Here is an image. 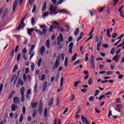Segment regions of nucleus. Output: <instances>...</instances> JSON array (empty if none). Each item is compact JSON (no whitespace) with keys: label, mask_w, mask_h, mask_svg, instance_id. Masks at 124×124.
Segmentation results:
<instances>
[{"label":"nucleus","mask_w":124,"mask_h":124,"mask_svg":"<svg viewBox=\"0 0 124 124\" xmlns=\"http://www.w3.org/2000/svg\"><path fill=\"white\" fill-rule=\"evenodd\" d=\"M94 62V57H93V55L91 56V58L90 59V62Z\"/></svg>","instance_id":"42"},{"label":"nucleus","mask_w":124,"mask_h":124,"mask_svg":"<svg viewBox=\"0 0 124 124\" xmlns=\"http://www.w3.org/2000/svg\"><path fill=\"white\" fill-rule=\"evenodd\" d=\"M36 115H37V111L36 110H34L33 113H32V117L33 118V119H34V118H35V116H36Z\"/></svg>","instance_id":"27"},{"label":"nucleus","mask_w":124,"mask_h":124,"mask_svg":"<svg viewBox=\"0 0 124 124\" xmlns=\"http://www.w3.org/2000/svg\"><path fill=\"white\" fill-rule=\"evenodd\" d=\"M120 53H121V49H118L115 52V54H116V55H119V54H120Z\"/></svg>","instance_id":"61"},{"label":"nucleus","mask_w":124,"mask_h":124,"mask_svg":"<svg viewBox=\"0 0 124 124\" xmlns=\"http://www.w3.org/2000/svg\"><path fill=\"white\" fill-rule=\"evenodd\" d=\"M35 48V45H31V47L29 50V55L31 56L30 60H31L32 59V57L35 55L34 51H33V49Z\"/></svg>","instance_id":"3"},{"label":"nucleus","mask_w":124,"mask_h":124,"mask_svg":"<svg viewBox=\"0 0 124 124\" xmlns=\"http://www.w3.org/2000/svg\"><path fill=\"white\" fill-rule=\"evenodd\" d=\"M18 49H19V45H17L16 47L15 53H17V52H18Z\"/></svg>","instance_id":"64"},{"label":"nucleus","mask_w":124,"mask_h":124,"mask_svg":"<svg viewBox=\"0 0 124 124\" xmlns=\"http://www.w3.org/2000/svg\"><path fill=\"white\" fill-rule=\"evenodd\" d=\"M113 73H114V72L109 71L106 72V74L107 75H112V74H113Z\"/></svg>","instance_id":"40"},{"label":"nucleus","mask_w":124,"mask_h":124,"mask_svg":"<svg viewBox=\"0 0 124 124\" xmlns=\"http://www.w3.org/2000/svg\"><path fill=\"white\" fill-rule=\"evenodd\" d=\"M17 108H18V106L17 105L13 104L12 105V111H13V112H15Z\"/></svg>","instance_id":"16"},{"label":"nucleus","mask_w":124,"mask_h":124,"mask_svg":"<svg viewBox=\"0 0 124 124\" xmlns=\"http://www.w3.org/2000/svg\"><path fill=\"white\" fill-rule=\"evenodd\" d=\"M74 99H75V95H72V98H71V99L70 100V101H71V102H72V101H74Z\"/></svg>","instance_id":"51"},{"label":"nucleus","mask_w":124,"mask_h":124,"mask_svg":"<svg viewBox=\"0 0 124 124\" xmlns=\"http://www.w3.org/2000/svg\"><path fill=\"white\" fill-rule=\"evenodd\" d=\"M27 47H25L23 50H22V54L23 55H26L27 54Z\"/></svg>","instance_id":"37"},{"label":"nucleus","mask_w":124,"mask_h":124,"mask_svg":"<svg viewBox=\"0 0 124 124\" xmlns=\"http://www.w3.org/2000/svg\"><path fill=\"white\" fill-rule=\"evenodd\" d=\"M91 63V68H93V69H95V64H94V62H90Z\"/></svg>","instance_id":"23"},{"label":"nucleus","mask_w":124,"mask_h":124,"mask_svg":"<svg viewBox=\"0 0 124 124\" xmlns=\"http://www.w3.org/2000/svg\"><path fill=\"white\" fill-rule=\"evenodd\" d=\"M17 69H18V65L16 64L13 70V72H16Z\"/></svg>","instance_id":"34"},{"label":"nucleus","mask_w":124,"mask_h":124,"mask_svg":"<svg viewBox=\"0 0 124 124\" xmlns=\"http://www.w3.org/2000/svg\"><path fill=\"white\" fill-rule=\"evenodd\" d=\"M115 102L117 104L122 103V100H121V98H119L115 100Z\"/></svg>","instance_id":"31"},{"label":"nucleus","mask_w":124,"mask_h":124,"mask_svg":"<svg viewBox=\"0 0 124 124\" xmlns=\"http://www.w3.org/2000/svg\"><path fill=\"white\" fill-rule=\"evenodd\" d=\"M22 113L23 115H25L26 114V107H23L22 108Z\"/></svg>","instance_id":"47"},{"label":"nucleus","mask_w":124,"mask_h":124,"mask_svg":"<svg viewBox=\"0 0 124 124\" xmlns=\"http://www.w3.org/2000/svg\"><path fill=\"white\" fill-rule=\"evenodd\" d=\"M40 29L38 30H35V31L37 33H38L39 35H42L43 34H46V32H47V31L46 29H44V28H47V26L46 25H44L43 26H39Z\"/></svg>","instance_id":"2"},{"label":"nucleus","mask_w":124,"mask_h":124,"mask_svg":"<svg viewBox=\"0 0 124 124\" xmlns=\"http://www.w3.org/2000/svg\"><path fill=\"white\" fill-rule=\"evenodd\" d=\"M26 19V16H25L24 18H22L21 22L20 24H19V26L18 27V30H22L25 27L26 25H25V23H24V21H25V19Z\"/></svg>","instance_id":"6"},{"label":"nucleus","mask_w":124,"mask_h":124,"mask_svg":"<svg viewBox=\"0 0 124 124\" xmlns=\"http://www.w3.org/2000/svg\"><path fill=\"white\" fill-rule=\"evenodd\" d=\"M118 36V33H115L112 35V38L113 39L116 38Z\"/></svg>","instance_id":"52"},{"label":"nucleus","mask_w":124,"mask_h":124,"mask_svg":"<svg viewBox=\"0 0 124 124\" xmlns=\"http://www.w3.org/2000/svg\"><path fill=\"white\" fill-rule=\"evenodd\" d=\"M35 10H36V5H34L33 7V9L32 10V13H34L35 12Z\"/></svg>","instance_id":"41"},{"label":"nucleus","mask_w":124,"mask_h":124,"mask_svg":"<svg viewBox=\"0 0 124 124\" xmlns=\"http://www.w3.org/2000/svg\"><path fill=\"white\" fill-rule=\"evenodd\" d=\"M40 52H41V55H43L44 52H45V47H44V46H42L41 49H40Z\"/></svg>","instance_id":"19"},{"label":"nucleus","mask_w":124,"mask_h":124,"mask_svg":"<svg viewBox=\"0 0 124 124\" xmlns=\"http://www.w3.org/2000/svg\"><path fill=\"white\" fill-rule=\"evenodd\" d=\"M29 72H30V69H29V68H26L25 69V73L26 74H28Z\"/></svg>","instance_id":"60"},{"label":"nucleus","mask_w":124,"mask_h":124,"mask_svg":"<svg viewBox=\"0 0 124 124\" xmlns=\"http://www.w3.org/2000/svg\"><path fill=\"white\" fill-rule=\"evenodd\" d=\"M23 120H24V116L23 115V114H21L20 115L19 120V123H22L23 122Z\"/></svg>","instance_id":"29"},{"label":"nucleus","mask_w":124,"mask_h":124,"mask_svg":"<svg viewBox=\"0 0 124 124\" xmlns=\"http://www.w3.org/2000/svg\"><path fill=\"white\" fill-rule=\"evenodd\" d=\"M111 116H112V110H109L108 115V118H110V117H111Z\"/></svg>","instance_id":"45"},{"label":"nucleus","mask_w":124,"mask_h":124,"mask_svg":"<svg viewBox=\"0 0 124 124\" xmlns=\"http://www.w3.org/2000/svg\"><path fill=\"white\" fill-rule=\"evenodd\" d=\"M68 63V58L67 57H66L64 61L65 67H66L67 66Z\"/></svg>","instance_id":"24"},{"label":"nucleus","mask_w":124,"mask_h":124,"mask_svg":"<svg viewBox=\"0 0 124 124\" xmlns=\"http://www.w3.org/2000/svg\"><path fill=\"white\" fill-rule=\"evenodd\" d=\"M73 43L71 42L69 44V50L68 52L69 54H72V50L73 49Z\"/></svg>","instance_id":"8"},{"label":"nucleus","mask_w":124,"mask_h":124,"mask_svg":"<svg viewBox=\"0 0 124 124\" xmlns=\"http://www.w3.org/2000/svg\"><path fill=\"white\" fill-rule=\"evenodd\" d=\"M37 106H38V103L37 102H33L31 104V107L33 109H35V108H37Z\"/></svg>","instance_id":"14"},{"label":"nucleus","mask_w":124,"mask_h":124,"mask_svg":"<svg viewBox=\"0 0 124 124\" xmlns=\"http://www.w3.org/2000/svg\"><path fill=\"white\" fill-rule=\"evenodd\" d=\"M50 14L49 12H47L43 14V17H47Z\"/></svg>","instance_id":"33"},{"label":"nucleus","mask_w":124,"mask_h":124,"mask_svg":"<svg viewBox=\"0 0 124 124\" xmlns=\"http://www.w3.org/2000/svg\"><path fill=\"white\" fill-rule=\"evenodd\" d=\"M81 83V81L78 80V81H77L76 82H75L74 83V87L75 88H76L77 87V86H78V85H79V84Z\"/></svg>","instance_id":"26"},{"label":"nucleus","mask_w":124,"mask_h":124,"mask_svg":"<svg viewBox=\"0 0 124 124\" xmlns=\"http://www.w3.org/2000/svg\"><path fill=\"white\" fill-rule=\"evenodd\" d=\"M48 116V108H45L44 110V117L45 118H46Z\"/></svg>","instance_id":"20"},{"label":"nucleus","mask_w":124,"mask_h":124,"mask_svg":"<svg viewBox=\"0 0 124 124\" xmlns=\"http://www.w3.org/2000/svg\"><path fill=\"white\" fill-rule=\"evenodd\" d=\"M31 93V89H29L26 93V94L30 95Z\"/></svg>","instance_id":"48"},{"label":"nucleus","mask_w":124,"mask_h":124,"mask_svg":"<svg viewBox=\"0 0 124 124\" xmlns=\"http://www.w3.org/2000/svg\"><path fill=\"white\" fill-rule=\"evenodd\" d=\"M121 56L119 55H116L113 58L112 61H114L115 62H119Z\"/></svg>","instance_id":"9"},{"label":"nucleus","mask_w":124,"mask_h":124,"mask_svg":"<svg viewBox=\"0 0 124 124\" xmlns=\"http://www.w3.org/2000/svg\"><path fill=\"white\" fill-rule=\"evenodd\" d=\"M116 107L119 109H123V105L121 104L117 105Z\"/></svg>","instance_id":"39"},{"label":"nucleus","mask_w":124,"mask_h":124,"mask_svg":"<svg viewBox=\"0 0 124 124\" xmlns=\"http://www.w3.org/2000/svg\"><path fill=\"white\" fill-rule=\"evenodd\" d=\"M46 45L47 48H50V40L48 39L46 40Z\"/></svg>","instance_id":"21"},{"label":"nucleus","mask_w":124,"mask_h":124,"mask_svg":"<svg viewBox=\"0 0 124 124\" xmlns=\"http://www.w3.org/2000/svg\"><path fill=\"white\" fill-rule=\"evenodd\" d=\"M118 1H119V0H114L113 2V6H115L117 3H118Z\"/></svg>","instance_id":"63"},{"label":"nucleus","mask_w":124,"mask_h":124,"mask_svg":"<svg viewBox=\"0 0 124 124\" xmlns=\"http://www.w3.org/2000/svg\"><path fill=\"white\" fill-rule=\"evenodd\" d=\"M48 84V82L46 81L44 84V86L43 88V92H45L46 91V89H47V85Z\"/></svg>","instance_id":"17"},{"label":"nucleus","mask_w":124,"mask_h":124,"mask_svg":"<svg viewBox=\"0 0 124 124\" xmlns=\"http://www.w3.org/2000/svg\"><path fill=\"white\" fill-rule=\"evenodd\" d=\"M62 2H63V0H59L57 4V5H59V4H62Z\"/></svg>","instance_id":"56"},{"label":"nucleus","mask_w":124,"mask_h":124,"mask_svg":"<svg viewBox=\"0 0 124 124\" xmlns=\"http://www.w3.org/2000/svg\"><path fill=\"white\" fill-rule=\"evenodd\" d=\"M58 67H59V65H57V64H55L53 65V67L52 68H53V69L55 70V69H57Z\"/></svg>","instance_id":"54"},{"label":"nucleus","mask_w":124,"mask_h":124,"mask_svg":"<svg viewBox=\"0 0 124 124\" xmlns=\"http://www.w3.org/2000/svg\"><path fill=\"white\" fill-rule=\"evenodd\" d=\"M39 112H40V113H41L43 111L42 110V107H43V102L42 101H40V104L39 105Z\"/></svg>","instance_id":"13"},{"label":"nucleus","mask_w":124,"mask_h":124,"mask_svg":"<svg viewBox=\"0 0 124 124\" xmlns=\"http://www.w3.org/2000/svg\"><path fill=\"white\" fill-rule=\"evenodd\" d=\"M68 111V108H66L63 112V115H65V114L67 113Z\"/></svg>","instance_id":"57"},{"label":"nucleus","mask_w":124,"mask_h":124,"mask_svg":"<svg viewBox=\"0 0 124 124\" xmlns=\"http://www.w3.org/2000/svg\"><path fill=\"white\" fill-rule=\"evenodd\" d=\"M35 23V20L34 19V18H32L31 19V24L34 25Z\"/></svg>","instance_id":"62"},{"label":"nucleus","mask_w":124,"mask_h":124,"mask_svg":"<svg viewBox=\"0 0 124 124\" xmlns=\"http://www.w3.org/2000/svg\"><path fill=\"white\" fill-rule=\"evenodd\" d=\"M46 78V77H45V75H42L41 78H40V80L41 81H44V80H45Z\"/></svg>","instance_id":"35"},{"label":"nucleus","mask_w":124,"mask_h":124,"mask_svg":"<svg viewBox=\"0 0 124 124\" xmlns=\"http://www.w3.org/2000/svg\"><path fill=\"white\" fill-rule=\"evenodd\" d=\"M61 42H63V36L62 33H60L59 36L57 37V45L59 46L61 44Z\"/></svg>","instance_id":"4"},{"label":"nucleus","mask_w":124,"mask_h":124,"mask_svg":"<svg viewBox=\"0 0 124 124\" xmlns=\"http://www.w3.org/2000/svg\"><path fill=\"white\" fill-rule=\"evenodd\" d=\"M34 31V29L33 28H31L30 30H28V34H29V35L31 36V32Z\"/></svg>","instance_id":"18"},{"label":"nucleus","mask_w":124,"mask_h":124,"mask_svg":"<svg viewBox=\"0 0 124 124\" xmlns=\"http://www.w3.org/2000/svg\"><path fill=\"white\" fill-rule=\"evenodd\" d=\"M31 71H33V70H34V67H35V66L34 65V63H33V62H32L31 63Z\"/></svg>","instance_id":"30"},{"label":"nucleus","mask_w":124,"mask_h":124,"mask_svg":"<svg viewBox=\"0 0 124 124\" xmlns=\"http://www.w3.org/2000/svg\"><path fill=\"white\" fill-rule=\"evenodd\" d=\"M53 31H54V27H53V26H50V27L49 29V31H50V32H52Z\"/></svg>","instance_id":"50"},{"label":"nucleus","mask_w":124,"mask_h":124,"mask_svg":"<svg viewBox=\"0 0 124 124\" xmlns=\"http://www.w3.org/2000/svg\"><path fill=\"white\" fill-rule=\"evenodd\" d=\"M79 28H77L75 30L74 34L76 36H77V35H78V33H79Z\"/></svg>","instance_id":"25"},{"label":"nucleus","mask_w":124,"mask_h":124,"mask_svg":"<svg viewBox=\"0 0 124 124\" xmlns=\"http://www.w3.org/2000/svg\"><path fill=\"white\" fill-rule=\"evenodd\" d=\"M20 93L21 95H25V87H23L20 89Z\"/></svg>","instance_id":"22"},{"label":"nucleus","mask_w":124,"mask_h":124,"mask_svg":"<svg viewBox=\"0 0 124 124\" xmlns=\"http://www.w3.org/2000/svg\"><path fill=\"white\" fill-rule=\"evenodd\" d=\"M46 8H47V3L46 2V1H45L44 2V4L42 8V11L43 12L45 11Z\"/></svg>","instance_id":"15"},{"label":"nucleus","mask_w":124,"mask_h":124,"mask_svg":"<svg viewBox=\"0 0 124 124\" xmlns=\"http://www.w3.org/2000/svg\"><path fill=\"white\" fill-rule=\"evenodd\" d=\"M20 59H21V53H18V54L17 55V62L20 61Z\"/></svg>","instance_id":"46"},{"label":"nucleus","mask_w":124,"mask_h":124,"mask_svg":"<svg viewBox=\"0 0 124 124\" xmlns=\"http://www.w3.org/2000/svg\"><path fill=\"white\" fill-rule=\"evenodd\" d=\"M21 100L18 97H15L14 98V103L15 104H18V103H20Z\"/></svg>","instance_id":"11"},{"label":"nucleus","mask_w":124,"mask_h":124,"mask_svg":"<svg viewBox=\"0 0 124 124\" xmlns=\"http://www.w3.org/2000/svg\"><path fill=\"white\" fill-rule=\"evenodd\" d=\"M17 4H18V2H17V1H15L13 6V11L14 13L16 12V7H17Z\"/></svg>","instance_id":"10"},{"label":"nucleus","mask_w":124,"mask_h":124,"mask_svg":"<svg viewBox=\"0 0 124 124\" xmlns=\"http://www.w3.org/2000/svg\"><path fill=\"white\" fill-rule=\"evenodd\" d=\"M102 44V41H100L97 44V51H100L101 45Z\"/></svg>","instance_id":"12"},{"label":"nucleus","mask_w":124,"mask_h":124,"mask_svg":"<svg viewBox=\"0 0 124 124\" xmlns=\"http://www.w3.org/2000/svg\"><path fill=\"white\" fill-rule=\"evenodd\" d=\"M81 120L83 122V124H90L89 122H88V119H87V117H84V115H81Z\"/></svg>","instance_id":"7"},{"label":"nucleus","mask_w":124,"mask_h":124,"mask_svg":"<svg viewBox=\"0 0 124 124\" xmlns=\"http://www.w3.org/2000/svg\"><path fill=\"white\" fill-rule=\"evenodd\" d=\"M93 99H94V97L93 96H91L89 98V101H93Z\"/></svg>","instance_id":"58"},{"label":"nucleus","mask_w":124,"mask_h":124,"mask_svg":"<svg viewBox=\"0 0 124 124\" xmlns=\"http://www.w3.org/2000/svg\"><path fill=\"white\" fill-rule=\"evenodd\" d=\"M23 78L25 82H26V81H27V75H26V74H23Z\"/></svg>","instance_id":"44"},{"label":"nucleus","mask_w":124,"mask_h":124,"mask_svg":"<svg viewBox=\"0 0 124 124\" xmlns=\"http://www.w3.org/2000/svg\"><path fill=\"white\" fill-rule=\"evenodd\" d=\"M49 10L50 12L49 13L50 15H52V14L57 15L58 13H65L66 14H69V12L65 9H62L57 12V6L53 5L52 4L49 5Z\"/></svg>","instance_id":"1"},{"label":"nucleus","mask_w":124,"mask_h":124,"mask_svg":"<svg viewBox=\"0 0 124 124\" xmlns=\"http://www.w3.org/2000/svg\"><path fill=\"white\" fill-rule=\"evenodd\" d=\"M107 36H108V37H111V35L110 34V31H109V29L107 30Z\"/></svg>","instance_id":"55"},{"label":"nucleus","mask_w":124,"mask_h":124,"mask_svg":"<svg viewBox=\"0 0 124 124\" xmlns=\"http://www.w3.org/2000/svg\"><path fill=\"white\" fill-rule=\"evenodd\" d=\"M110 53L111 55H114V54H115V47L112 48Z\"/></svg>","instance_id":"49"},{"label":"nucleus","mask_w":124,"mask_h":124,"mask_svg":"<svg viewBox=\"0 0 124 124\" xmlns=\"http://www.w3.org/2000/svg\"><path fill=\"white\" fill-rule=\"evenodd\" d=\"M60 56H61V59H62V61H64V57H65L64 54L61 53V54H60Z\"/></svg>","instance_id":"38"},{"label":"nucleus","mask_w":124,"mask_h":124,"mask_svg":"<svg viewBox=\"0 0 124 124\" xmlns=\"http://www.w3.org/2000/svg\"><path fill=\"white\" fill-rule=\"evenodd\" d=\"M41 62H42V59L40 58L37 64H38V67H39L41 66Z\"/></svg>","instance_id":"28"},{"label":"nucleus","mask_w":124,"mask_h":124,"mask_svg":"<svg viewBox=\"0 0 124 124\" xmlns=\"http://www.w3.org/2000/svg\"><path fill=\"white\" fill-rule=\"evenodd\" d=\"M120 16L121 17H122V18H124V12L123 11L120 12Z\"/></svg>","instance_id":"59"},{"label":"nucleus","mask_w":124,"mask_h":124,"mask_svg":"<svg viewBox=\"0 0 124 124\" xmlns=\"http://www.w3.org/2000/svg\"><path fill=\"white\" fill-rule=\"evenodd\" d=\"M100 91L99 90H96L95 94H94V96H96V95H98L99 94V92Z\"/></svg>","instance_id":"53"},{"label":"nucleus","mask_w":124,"mask_h":124,"mask_svg":"<svg viewBox=\"0 0 124 124\" xmlns=\"http://www.w3.org/2000/svg\"><path fill=\"white\" fill-rule=\"evenodd\" d=\"M63 77H62L60 80V88L58 90H57V93H60V92H62L63 89Z\"/></svg>","instance_id":"5"},{"label":"nucleus","mask_w":124,"mask_h":124,"mask_svg":"<svg viewBox=\"0 0 124 124\" xmlns=\"http://www.w3.org/2000/svg\"><path fill=\"white\" fill-rule=\"evenodd\" d=\"M88 84L90 86H92L93 84V79L92 78H90L88 80Z\"/></svg>","instance_id":"32"},{"label":"nucleus","mask_w":124,"mask_h":124,"mask_svg":"<svg viewBox=\"0 0 124 124\" xmlns=\"http://www.w3.org/2000/svg\"><path fill=\"white\" fill-rule=\"evenodd\" d=\"M53 103H54V98H51L50 99V102H49V106H51V105H52Z\"/></svg>","instance_id":"36"},{"label":"nucleus","mask_w":124,"mask_h":124,"mask_svg":"<svg viewBox=\"0 0 124 124\" xmlns=\"http://www.w3.org/2000/svg\"><path fill=\"white\" fill-rule=\"evenodd\" d=\"M115 68V63H111L110 64V69L111 70H113Z\"/></svg>","instance_id":"43"}]
</instances>
